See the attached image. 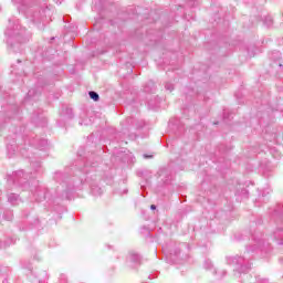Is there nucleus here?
<instances>
[{"label": "nucleus", "mask_w": 283, "mask_h": 283, "mask_svg": "<svg viewBox=\"0 0 283 283\" xmlns=\"http://www.w3.org/2000/svg\"><path fill=\"white\" fill-rule=\"evenodd\" d=\"M7 36V44L13 52L21 51V43H27L30 41V33L28 32L25 35V29L21 28L19 20L12 22L9 20V25L4 32Z\"/></svg>", "instance_id": "obj_1"}, {"label": "nucleus", "mask_w": 283, "mask_h": 283, "mask_svg": "<svg viewBox=\"0 0 283 283\" xmlns=\"http://www.w3.org/2000/svg\"><path fill=\"white\" fill-rule=\"evenodd\" d=\"M23 271H25V275L28 280L33 283H46L48 282V271L45 270H34L32 263L30 261H23L21 263Z\"/></svg>", "instance_id": "obj_2"}, {"label": "nucleus", "mask_w": 283, "mask_h": 283, "mask_svg": "<svg viewBox=\"0 0 283 283\" xmlns=\"http://www.w3.org/2000/svg\"><path fill=\"white\" fill-rule=\"evenodd\" d=\"M161 255V260L167 262V264H182L189 258L180 249H163Z\"/></svg>", "instance_id": "obj_3"}, {"label": "nucleus", "mask_w": 283, "mask_h": 283, "mask_svg": "<svg viewBox=\"0 0 283 283\" xmlns=\"http://www.w3.org/2000/svg\"><path fill=\"white\" fill-rule=\"evenodd\" d=\"M143 264V256L135 250H130L126 256V266L128 269H138Z\"/></svg>", "instance_id": "obj_4"}, {"label": "nucleus", "mask_w": 283, "mask_h": 283, "mask_svg": "<svg viewBox=\"0 0 283 283\" xmlns=\"http://www.w3.org/2000/svg\"><path fill=\"white\" fill-rule=\"evenodd\" d=\"M45 12H48L45 9H30L27 12V17L32 23L39 24L45 21Z\"/></svg>", "instance_id": "obj_5"}, {"label": "nucleus", "mask_w": 283, "mask_h": 283, "mask_svg": "<svg viewBox=\"0 0 283 283\" xmlns=\"http://www.w3.org/2000/svg\"><path fill=\"white\" fill-rule=\"evenodd\" d=\"M143 125V123L138 124V120H136L134 117H128L122 123V132L123 134H127L132 127H135V129H140Z\"/></svg>", "instance_id": "obj_6"}, {"label": "nucleus", "mask_w": 283, "mask_h": 283, "mask_svg": "<svg viewBox=\"0 0 283 283\" xmlns=\"http://www.w3.org/2000/svg\"><path fill=\"white\" fill-rule=\"evenodd\" d=\"M203 268L206 269V271H211L213 275H218V270H216V268L213 266V262H211V260L206 259L203 262Z\"/></svg>", "instance_id": "obj_7"}, {"label": "nucleus", "mask_w": 283, "mask_h": 283, "mask_svg": "<svg viewBox=\"0 0 283 283\" xmlns=\"http://www.w3.org/2000/svg\"><path fill=\"white\" fill-rule=\"evenodd\" d=\"M19 195H14V193H10L8 195V202H10V205H12L13 207H15V205H19Z\"/></svg>", "instance_id": "obj_8"}, {"label": "nucleus", "mask_w": 283, "mask_h": 283, "mask_svg": "<svg viewBox=\"0 0 283 283\" xmlns=\"http://www.w3.org/2000/svg\"><path fill=\"white\" fill-rule=\"evenodd\" d=\"M12 275V270L8 266H2L0 269V277H10Z\"/></svg>", "instance_id": "obj_9"}, {"label": "nucleus", "mask_w": 283, "mask_h": 283, "mask_svg": "<svg viewBox=\"0 0 283 283\" xmlns=\"http://www.w3.org/2000/svg\"><path fill=\"white\" fill-rule=\"evenodd\" d=\"M91 193L95 197L103 196V189L98 186H92Z\"/></svg>", "instance_id": "obj_10"}, {"label": "nucleus", "mask_w": 283, "mask_h": 283, "mask_svg": "<svg viewBox=\"0 0 283 283\" xmlns=\"http://www.w3.org/2000/svg\"><path fill=\"white\" fill-rule=\"evenodd\" d=\"M88 95H90V98H92V101H95V102H97V101L101 98V96L98 95V93H96V92H94V91H90V92H88Z\"/></svg>", "instance_id": "obj_11"}, {"label": "nucleus", "mask_w": 283, "mask_h": 283, "mask_svg": "<svg viewBox=\"0 0 283 283\" xmlns=\"http://www.w3.org/2000/svg\"><path fill=\"white\" fill-rule=\"evenodd\" d=\"M38 147L39 149H48V139H40Z\"/></svg>", "instance_id": "obj_12"}, {"label": "nucleus", "mask_w": 283, "mask_h": 283, "mask_svg": "<svg viewBox=\"0 0 283 283\" xmlns=\"http://www.w3.org/2000/svg\"><path fill=\"white\" fill-rule=\"evenodd\" d=\"M262 247H264V239L255 240L253 249H262Z\"/></svg>", "instance_id": "obj_13"}, {"label": "nucleus", "mask_w": 283, "mask_h": 283, "mask_svg": "<svg viewBox=\"0 0 283 283\" xmlns=\"http://www.w3.org/2000/svg\"><path fill=\"white\" fill-rule=\"evenodd\" d=\"M17 178H23L24 180H28V174L23 172V170H19L15 172Z\"/></svg>", "instance_id": "obj_14"}, {"label": "nucleus", "mask_w": 283, "mask_h": 283, "mask_svg": "<svg viewBox=\"0 0 283 283\" xmlns=\"http://www.w3.org/2000/svg\"><path fill=\"white\" fill-rule=\"evenodd\" d=\"M258 251L261 253V255H263V258H269V253H271V250L269 249H260Z\"/></svg>", "instance_id": "obj_15"}, {"label": "nucleus", "mask_w": 283, "mask_h": 283, "mask_svg": "<svg viewBox=\"0 0 283 283\" xmlns=\"http://www.w3.org/2000/svg\"><path fill=\"white\" fill-rule=\"evenodd\" d=\"M35 196H38L39 202H41V200H45V199L48 198V196L44 195L43 191H38V192L35 193Z\"/></svg>", "instance_id": "obj_16"}, {"label": "nucleus", "mask_w": 283, "mask_h": 283, "mask_svg": "<svg viewBox=\"0 0 283 283\" xmlns=\"http://www.w3.org/2000/svg\"><path fill=\"white\" fill-rule=\"evenodd\" d=\"M165 90H167L168 92H174V84H171V83H166V84H165Z\"/></svg>", "instance_id": "obj_17"}, {"label": "nucleus", "mask_w": 283, "mask_h": 283, "mask_svg": "<svg viewBox=\"0 0 283 283\" xmlns=\"http://www.w3.org/2000/svg\"><path fill=\"white\" fill-rule=\"evenodd\" d=\"M33 260L41 262V254L40 253L34 254Z\"/></svg>", "instance_id": "obj_18"}, {"label": "nucleus", "mask_w": 283, "mask_h": 283, "mask_svg": "<svg viewBox=\"0 0 283 283\" xmlns=\"http://www.w3.org/2000/svg\"><path fill=\"white\" fill-rule=\"evenodd\" d=\"M33 94H34V90H30L28 93V96H33Z\"/></svg>", "instance_id": "obj_19"}, {"label": "nucleus", "mask_w": 283, "mask_h": 283, "mask_svg": "<svg viewBox=\"0 0 283 283\" xmlns=\"http://www.w3.org/2000/svg\"><path fill=\"white\" fill-rule=\"evenodd\" d=\"M226 275H227V271L223 270V271L221 272V277H224Z\"/></svg>", "instance_id": "obj_20"}, {"label": "nucleus", "mask_w": 283, "mask_h": 283, "mask_svg": "<svg viewBox=\"0 0 283 283\" xmlns=\"http://www.w3.org/2000/svg\"><path fill=\"white\" fill-rule=\"evenodd\" d=\"M144 156V158H154V156H151V155H143Z\"/></svg>", "instance_id": "obj_21"}, {"label": "nucleus", "mask_w": 283, "mask_h": 283, "mask_svg": "<svg viewBox=\"0 0 283 283\" xmlns=\"http://www.w3.org/2000/svg\"><path fill=\"white\" fill-rule=\"evenodd\" d=\"M151 211H156V205L150 206Z\"/></svg>", "instance_id": "obj_22"}, {"label": "nucleus", "mask_w": 283, "mask_h": 283, "mask_svg": "<svg viewBox=\"0 0 283 283\" xmlns=\"http://www.w3.org/2000/svg\"><path fill=\"white\" fill-rule=\"evenodd\" d=\"M255 250L253 249H250V250H247V253H253Z\"/></svg>", "instance_id": "obj_23"}, {"label": "nucleus", "mask_w": 283, "mask_h": 283, "mask_svg": "<svg viewBox=\"0 0 283 283\" xmlns=\"http://www.w3.org/2000/svg\"><path fill=\"white\" fill-rule=\"evenodd\" d=\"M2 283H8V277H4V279L2 280Z\"/></svg>", "instance_id": "obj_24"}, {"label": "nucleus", "mask_w": 283, "mask_h": 283, "mask_svg": "<svg viewBox=\"0 0 283 283\" xmlns=\"http://www.w3.org/2000/svg\"><path fill=\"white\" fill-rule=\"evenodd\" d=\"M66 112H67V114H72V109L71 108L66 109Z\"/></svg>", "instance_id": "obj_25"}, {"label": "nucleus", "mask_w": 283, "mask_h": 283, "mask_svg": "<svg viewBox=\"0 0 283 283\" xmlns=\"http://www.w3.org/2000/svg\"><path fill=\"white\" fill-rule=\"evenodd\" d=\"M8 151H10V149H12V146H7Z\"/></svg>", "instance_id": "obj_26"}, {"label": "nucleus", "mask_w": 283, "mask_h": 283, "mask_svg": "<svg viewBox=\"0 0 283 283\" xmlns=\"http://www.w3.org/2000/svg\"><path fill=\"white\" fill-rule=\"evenodd\" d=\"M127 191H128L127 189H124L123 192H120V193H122V195H123V193H127Z\"/></svg>", "instance_id": "obj_27"}, {"label": "nucleus", "mask_w": 283, "mask_h": 283, "mask_svg": "<svg viewBox=\"0 0 283 283\" xmlns=\"http://www.w3.org/2000/svg\"><path fill=\"white\" fill-rule=\"evenodd\" d=\"M283 244V241H282V239L279 241V245H282Z\"/></svg>", "instance_id": "obj_28"}, {"label": "nucleus", "mask_w": 283, "mask_h": 283, "mask_svg": "<svg viewBox=\"0 0 283 283\" xmlns=\"http://www.w3.org/2000/svg\"><path fill=\"white\" fill-rule=\"evenodd\" d=\"M17 182H18V184L21 182V179H17Z\"/></svg>", "instance_id": "obj_29"}, {"label": "nucleus", "mask_w": 283, "mask_h": 283, "mask_svg": "<svg viewBox=\"0 0 283 283\" xmlns=\"http://www.w3.org/2000/svg\"><path fill=\"white\" fill-rule=\"evenodd\" d=\"M4 247H10V244H8V243H4Z\"/></svg>", "instance_id": "obj_30"}, {"label": "nucleus", "mask_w": 283, "mask_h": 283, "mask_svg": "<svg viewBox=\"0 0 283 283\" xmlns=\"http://www.w3.org/2000/svg\"><path fill=\"white\" fill-rule=\"evenodd\" d=\"M145 92H149V90H147V87H145Z\"/></svg>", "instance_id": "obj_31"}, {"label": "nucleus", "mask_w": 283, "mask_h": 283, "mask_svg": "<svg viewBox=\"0 0 283 283\" xmlns=\"http://www.w3.org/2000/svg\"><path fill=\"white\" fill-rule=\"evenodd\" d=\"M144 230L149 231L147 228H144Z\"/></svg>", "instance_id": "obj_32"}, {"label": "nucleus", "mask_w": 283, "mask_h": 283, "mask_svg": "<svg viewBox=\"0 0 283 283\" xmlns=\"http://www.w3.org/2000/svg\"><path fill=\"white\" fill-rule=\"evenodd\" d=\"M18 63H21V60H18Z\"/></svg>", "instance_id": "obj_33"}, {"label": "nucleus", "mask_w": 283, "mask_h": 283, "mask_svg": "<svg viewBox=\"0 0 283 283\" xmlns=\"http://www.w3.org/2000/svg\"><path fill=\"white\" fill-rule=\"evenodd\" d=\"M9 242H12V239H9Z\"/></svg>", "instance_id": "obj_34"}, {"label": "nucleus", "mask_w": 283, "mask_h": 283, "mask_svg": "<svg viewBox=\"0 0 283 283\" xmlns=\"http://www.w3.org/2000/svg\"><path fill=\"white\" fill-rule=\"evenodd\" d=\"M158 255V252H155Z\"/></svg>", "instance_id": "obj_35"}]
</instances>
